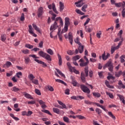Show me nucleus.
<instances>
[{"label": "nucleus", "instance_id": "27", "mask_svg": "<svg viewBox=\"0 0 125 125\" xmlns=\"http://www.w3.org/2000/svg\"><path fill=\"white\" fill-rule=\"evenodd\" d=\"M87 7H88L87 4H85L84 5H83L82 7V9H81L82 11H83V12H86V8H87Z\"/></svg>", "mask_w": 125, "mask_h": 125}, {"label": "nucleus", "instance_id": "20", "mask_svg": "<svg viewBox=\"0 0 125 125\" xmlns=\"http://www.w3.org/2000/svg\"><path fill=\"white\" fill-rule=\"evenodd\" d=\"M105 84L106 85V86L109 88H111V89H113L114 88V86L113 85H110L109 84V82H108L107 81H105Z\"/></svg>", "mask_w": 125, "mask_h": 125}, {"label": "nucleus", "instance_id": "42", "mask_svg": "<svg viewBox=\"0 0 125 125\" xmlns=\"http://www.w3.org/2000/svg\"><path fill=\"white\" fill-rule=\"evenodd\" d=\"M125 55H122L120 57V59H121V62L122 63H123L125 62Z\"/></svg>", "mask_w": 125, "mask_h": 125}, {"label": "nucleus", "instance_id": "39", "mask_svg": "<svg viewBox=\"0 0 125 125\" xmlns=\"http://www.w3.org/2000/svg\"><path fill=\"white\" fill-rule=\"evenodd\" d=\"M58 36H59V39H60V41H61V42H62V35L61 34V32L60 31L58 32Z\"/></svg>", "mask_w": 125, "mask_h": 125}, {"label": "nucleus", "instance_id": "41", "mask_svg": "<svg viewBox=\"0 0 125 125\" xmlns=\"http://www.w3.org/2000/svg\"><path fill=\"white\" fill-rule=\"evenodd\" d=\"M93 95L96 97H101V94L99 93L94 92V93H93Z\"/></svg>", "mask_w": 125, "mask_h": 125}, {"label": "nucleus", "instance_id": "24", "mask_svg": "<svg viewBox=\"0 0 125 125\" xmlns=\"http://www.w3.org/2000/svg\"><path fill=\"white\" fill-rule=\"evenodd\" d=\"M53 112H54V113H56V114H58V115H59L60 114V110L57 108H53Z\"/></svg>", "mask_w": 125, "mask_h": 125}, {"label": "nucleus", "instance_id": "11", "mask_svg": "<svg viewBox=\"0 0 125 125\" xmlns=\"http://www.w3.org/2000/svg\"><path fill=\"white\" fill-rule=\"evenodd\" d=\"M68 40L69 41L70 43L72 45L73 44V36L71 33L69 32L68 33Z\"/></svg>", "mask_w": 125, "mask_h": 125}, {"label": "nucleus", "instance_id": "23", "mask_svg": "<svg viewBox=\"0 0 125 125\" xmlns=\"http://www.w3.org/2000/svg\"><path fill=\"white\" fill-rule=\"evenodd\" d=\"M124 39H121V41L118 43V45L116 46V49H118L122 45L123 42H124Z\"/></svg>", "mask_w": 125, "mask_h": 125}, {"label": "nucleus", "instance_id": "44", "mask_svg": "<svg viewBox=\"0 0 125 125\" xmlns=\"http://www.w3.org/2000/svg\"><path fill=\"white\" fill-rule=\"evenodd\" d=\"M116 49V47L112 46L111 48V53L113 54Z\"/></svg>", "mask_w": 125, "mask_h": 125}, {"label": "nucleus", "instance_id": "50", "mask_svg": "<svg viewBox=\"0 0 125 125\" xmlns=\"http://www.w3.org/2000/svg\"><path fill=\"white\" fill-rule=\"evenodd\" d=\"M1 41L4 42L6 40V36L5 35H2L1 36Z\"/></svg>", "mask_w": 125, "mask_h": 125}, {"label": "nucleus", "instance_id": "31", "mask_svg": "<svg viewBox=\"0 0 125 125\" xmlns=\"http://www.w3.org/2000/svg\"><path fill=\"white\" fill-rule=\"evenodd\" d=\"M42 112H43V113H45V114H48V115H50V116H52V114L48 110H46V109L42 110Z\"/></svg>", "mask_w": 125, "mask_h": 125}, {"label": "nucleus", "instance_id": "28", "mask_svg": "<svg viewBox=\"0 0 125 125\" xmlns=\"http://www.w3.org/2000/svg\"><path fill=\"white\" fill-rule=\"evenodd\" d=\"M123 33V31L122 30H120L119 32V33H118L117 35L120 37V38L121 39H124L122 37V34Z\"/></svg>", "mask_w": 125, "mask_h": 125}, {"label": "nucleus", "instance_id": "10", "mask_svg": "<svg viewBox=\"0 0 125 125\" xmlns=\"http://www.w3.org/2000/svg\"><path fill=\"white\" fill-rule=\"evenodd\" d=\"M115 6L118 8H120L121 7H125V2L123 1V2H119L118 3H115Z\"/></svg>", "mask_w": 125, "mask_h": 125}, {"label": "nucleus", "instance_id": "37", "mask_svg": "<svg viewBox=\"0 0 125 125\" xmlns=\"http://www.w3.org/2000/svg\"><path fill=\"white\" fill-rule=\"evenodd\" d=\"M56 70H57V72L59 73L62 77H65V75L58 69H56Z\"/></svg>", "mask_w": 125, "mask_h": 125}, {"label": "nucleus", "instance_id": "19", "mask_svg": "<svg viewBox=\"0 0 125 125\" xmlns=\"http://www.w3.org/2000/svg\"><path fill=\"white\" fill-rule=\"evenodd\" d=\"M83 48H84V46L83 45H81V44L79 45L78 49V51H79V53H82L83 51Z\"/></svg>", "mask_w": 125, "mask_h": 125}, {"label": "nucleus", "instance_id": "58", "mask_svg": "<svg viewBox=\"0 0 125 125\" xmlns=\"http://www.w3.org/2000/svg\"><path fill=\"white\" fill-rule=\"evenodd\" d=\"M16 75H17V76L18 78H21L20 76H21L22 75V74L21 72H19L18 73H17L16 74Z\"/></svg>", "mask_w": 125, "mask_h": 125}, {"label": "nucleus", "instance_id": "52", "mask_svg": "<svg viewBox=\"0 0 125 125\" xmlns=\"http://www.w3.org/2000/svg\"><path fill=\"white\" fill-rule=\"evenodd\" d=\"M102 58L103 60H106L107 59V58L106 57V56H105V53L102 54Z\"/></svg>", "mask_w": 125, "mask_h": 125}, {"label": "nucleus", "instance_id": "34", "mask_svg": "<svg viewBox=\"0 0 125 125\" xmlns=\"http://www.w3.org/2000/svg\"><path fill=\"white\" fill-rule=\"evenodd\" d=\"M56 82H57L58 83H62L64 85H66V83L64 82H63V81H62L61 80L56 79Z\"/></svg>", "mask_w": 125, "mask_h": 125}, {"label": "nucleus", "instance_id": "56", "mask_svg": "<svg viewBox=\"0 0 125 125\" xmlns=\"http://www.w3.org/2000/svg\"><path fill=\"white\" fill-rule=\"evenodd\" d=\"M22 52L23 53L25 54H29V50L28 49H26V50H22Z\"/></svg>", "mask_w": 125, "mask_h": 125}, {"label": "nucleus", "instance_id": "32", "mask_svg": "<svg viewBox=\"0 0 125 125\" xmlns=\"http://www.w3.org/2000/svg\"><path fill=\"white\" fill-rule=\"evenodd\" d=\"M47 53H48L49 54H50L51 55H53L54 54V52H53V50L50 48H49L47 50Z\"/></svg>", "mask_w": 125, "mask_h": 125}, {"label": "nucleus", "instance_id": "8", "mask_svg": "<svg viewBox=\"0 0 125 125\" xmlns=\"http://www.w3.org/2000/svg\"><path fill=\"white\" fill-rule=\"evenodd\" d=\"M33 29L31 25H29V32L30 34L32 35V36L34 37H37V35L33 32Z\"/></svg>", "mask_w": 125, "mask_h": 125}, {"label": "nucleus", "instance_id": "64", "mask_svg": "<svg viewBox=\"0 0 125 125\" xmlns=\"http://www.w3.org/2000/svg\"><path fill=\"white\" fill-rule=\"evenodd\" d=\"M67 53L69 55H72L74 54V52H73L71 50H68L67 51Z\"/></svg>", "mask_w": 125, "mask_h": 125}, {"label": "nucleus", "instance_id": "38", "mask_svg": "<svg viewBox=\"0 0 125 125\" xmlns=\"http://www.w3.org/2000/svg\"><path fill=\"white\" fill-rule=\"evenodd\" d=\"M72 72H73L74 73H75L76 74H79L80 73L79 71L75 69V67H74L72 69Z\"/></svg>", "mask_w": 125, "mask_h": 125}, {"label": "nucleus", "instance_id": "43", "mask_svg": "<svg viewBox=\"0 0 125 125\" xmlns=\"http://www.w3.org/2000/svg\"><path fill=\"white\" fill-rule=\"evenodd\" d=\"M80 39L79 38H77L76 39L74 40V42L75 43L78 44L79 45H80L81 43L79 42Z\"/></svg>", "mask_w": 125, "mask_h": 125}, {"label": "nucleus", "instance_id": "35", "mask_svg": "<svg viewBox=\"0 0 125 125\" xmlns=\"http://www.w3.org/2000/svg\"><path fill=\"white\" fill-rule=\"evenodd\" d=\"M30 59L29 57H25L24 58V62L26 64H28L30 62Z\"/></svg>", "mask_w": 125, "mask_h": 125}, {"label": "nucleus", "instance_id": "21", "mask_svg": "<svg viewBox=\"0 0 125 125\" xmlns=\"http://www.w3.org/2000/svg\"><path fill=\"white\" fill-rule=\"evenodd\" d=\"M117 96H118L120 98V100L121 101H122V103H123V104H125V100L124 99V97L123 95H121L120 94H117Z\"/></svg>", "mask_w": 125, "mask_h": 125}, {"label": "nucleus", "instance_id": "47", "mask_svg": "<svg viewBox=\"0 0 125 125\" xmlns=\"http://www.w3.org/2000/svg\"><path fill=\"white\" fill-rule=\"evenodd\" d=\"M63 121L65 122V123H69V119L65 116L63 117Z\"/></svg>", "mask_w": 125, "mask_h": 125}, {"label": "nucleus", "instance_id": "18", "mask_svg": "<svg viewBox=\"0 0 125 125\" xmlns=\"http://www.w3.org/2000/svg\"><path fill=\"white\" fill-rule=\"evenodd\" d=\"M32 26H33V28H34V29H35L36 31L38 32L39 33H41L40 29L35 24H32Z\"/></svg>", "mask_w": 125, "mask_h": 125}, {"label": "nucleus", "instance_id": "29", "mask_svg": "<svg viewBox=\"0 0 125 125\" xmlns=\"http://www.w3.org/2000/svg\"><path fill=\"white\" fill-rule=\"evenodd\" d=\"M108 116H109V117H110L111 118H112V119H116V117L114 115H113V114H112V113L110 111L108 112Z\"/></svg>", "mask_w": 125, "mask_h": 125}, {"label": "nucleus", "instance_id": "49", "mask_svg": "<svg viewBox=\"0 0 125 125\" xmlns=\"http://www.w3.org/2000/svg\"><path fill=\"white\" fill-rule=\"evenodd\" d=\"M12 90L15 92H18L19 91H20V89L17 88L16 86H14L12 88Z\"/></svg>", "mask_w": 125, "mask_h": 125}, {"label": "nucleus", "instance_id": "55", "mask_svg": "<svg viewBox=\"0 0 125 125\" xmlns=\"http://www.w3.org/2000/svg\"><path fill=\"white\" fill-rule=\"evenodd\" d=\"M25 20L24 14L22 13L21 18V21H23Z\"/></svg>", "mask_w": 125, "mask_h": 125}, {"label": "nucleus", "instance_id": "22", "mask_svg": "<svg viewBox=\"0 0 125 125\" xmlns=\"http://www.w3.org/2000/svg\"><path fill=\"white\" fill-rule=\"evenodd\" d=\"M58 58H59V65L61 66L62 64V57L59 54H58Z\"/></svg>", "mask_w": 125, "mask_h": 125}, {"label": "nucleus", "instance_id": "4", "mask_svg": "<svg viewBox=\"0 0 125 125\" xmlns=\"http://www.w3.org/2000/svg\"><path fill=\"white\" fill-rule=\"evenodd\" d=\"M64 27L63 30H62V32L64 33L67 31L68 30V26L70 24V22H69V19L68 18H65L64 19Z\"/></svg>", "mask_w": 125, "mask_h": 125}, {"label": "nucleus", "instance_id": "6", "mask_svg": "<svg viewBox=\"0 0 125 125\" xmlns=\"http://www.w3.org/2000/svg\"><path fill=\"white\" fill-rule=\"evenodd\" d=\"M80 87L84 93H86L87 94H89L90 93V89L86 86L84 85H81Z\"/></svg>", "mask_w": 125, "mask_h": 125}, {"label": "nucleus", "instance_id": "25", "mask_svg": "<svg viewBox=\"0 0 125 125\" xmlns=\"http://www.w3.org/2000/svg\"><path fill=\"white\" fill-rule=\"evenodd\" d=\"M66 65L68 66V69H69V71L72 72V68H74V67H72L70 63L69 62H67Z\"/></svg>", "mask_w": 125, "mask_h": 125}, {"label": "nucleus", "instance_id": "51", "mask_svg": "<svg viewBox=\"0 0 125 125\" xmlns=\"http://www.w3.org/2000/svg\"><path fill=\"white\" fill-rule=\"evenodd\" d=\"M25 47L26 48H29V49H32L34 47V46L33 45H30L29 44H26L25 45Z\"/></svg>", "mask_w": 125, "mask_h": 125}, {"label": "nucleus", "instance_id": "57", "mask_svg": "<svg viewBox=\"0 0 125 125\" xmlns=\"http://www.w3.org/2000/svg\"><path fill=\"white\" fill-rule=\"evenodd\" d=\"M35 93L37 94V95H41V91H40V90H39L38 89H35Z\"/></svg>", "mask_w": 125, "mask_h": 125}, {"label": "nucleus", "instance_id": "16", "mask_svg": "<svg viewBox=\"0 0 125 125\" xmlns=\"http://www.w3.org/2000/svg\"><path fill=\"white\" fill-rule=\"evenodd\" d=\"M23 95L28 99H30L32 100L33 99V98L32 97V96L29 94L26 93V92H23Z\"/></svg>", "mask_w": 125, "mask_h": 125}, {"label": "nucleus", "instance_id": "40", "mask_svg": "<svg viewBox=\"0 0 125 125\" xmlns=\"http://www.w3.org/2000/svg\"><path fill=\"white\" fill-rule=\"evenodd\" d=\"M106 94L107 95H108L109 98H110L111 99H114V96L112 93H109L108 92H106Z\"/></svg>", "mask_w": 125, "mask_h": 125}, {"label": "nucleus", "instance_id": "9", "mask_svg": "<svg viewBox=\"0 0 125 125\" xmlns=\"http://www.w3.org/2000/svg\"><path fill=\"white\" fill-rule=\"evenodd\" d=\"M43 8L42 7H40L38 9V12H37V16L39 18H40L43 14Z\"/></svg>", "mask_w": 125, "mask_h": 125}, {"label": "nucleus", "instance_id": "12", "mask_svg": "<svg viewBox=\"0 0 125 125\" xmlns=\"http://www.w3.org/2000/svg\"><path fill=\"white\" fill-rule=\"evenodd\" d=\"M70 98L72 100H79V99L82 100L84 99V97L81 96H73L71 97Z\"/></svg>", "mask_w": 125, "mask_h": 125}, {"label": "nucleus", "instance_id": "63", "mask_svg": "<svg viewBox=\"0 0 125 125\" xmlns=\"http://www.w3.org/2000/svg\"><path fill=\"white\" fill-rule=\"evenodd\" d=\"M29 78H30V80L32 81L34 80V79L35 78V77L33 76V74H30L29 75Z\"/></svg>", "mask_w": 125, "mask_h": 125}, {"label": "nucleus", "instance_id": "1", "mask_svg": "<svg viewBox=\"0 0 125 125\" xmlns=\"http://www.w3.org/2000/svg\"><path fill=\"white\" fill-rule=\"evenodd\" d=\"M88 67H86L84 68V73L82 72L81 73V79L83 83L85 82V77L88 76Z\"/></svg>", "mask_w": 125, "mask_h": 125}, {"label": "nucleus", "instance_id": "53", "mask_svg": "<svg viewBox=\"0 0 125 125\" xmlns=\"http://www.w3.org/2000/svg\"><path fill=\"white\" fill-rule=\"evenodd\" d=\"M47 88H48V89H49V90H50L51 91H54V89H53V87L50 85L47 86Z\"/></svg>", "mask_w": 125, "mask_h": 125}, {"label": "nucleus", "instance_id": "3", "mask_svg": "<svg viewBox=\"0 0 125 125\" xmlns=\"http://www.w3.org/2000/svg\"><path fill=\"white\" fill-rule=\"evenodd\" d=\"M38 54H39V56L45 58V59L48 61H52L50 56L48 54L44 53L42 51H40L39 53H38Z\"/></svg>", "mask_w": 125, "mask_h": 125}, {"label": "nucleus", "instance_id": "30", "mask_svg": "<svg viewBox=\"0 0 125 125\" xmlns=\"http://www.w3.org/2000/svg\"><path fill=\"white\" fill-rule=\"evenodd\" d=\"M95 112L98 113V115H101L102 113V110L98 108L95 109Z\"/></svg>", "mask_w": 125, "mask_h": 125}, {"label": "nucleus", "instance_id": "14", "mask_svg": "<svg viewBox=\"0 0 125 125\" xmlns=\"http://www.w3.org/2000/svg\"><path fill=\"white\" fill-rule=\"evenodd\" d=\"M57 23L56 21H55V23H54V24L53 25L51 26V27H50V30L52 31L53 30H55L58 27Z\"/></svg>", "mask_w": 125, "mask_h": 125}, {"label": "nucleus", "instance_id": "59", "mask_svg": "<svg viewBox=\"0 0 125 125\" xmlns=\"http://www.w3.org/2000/svg\"><path fill=\"white\" fill-rule=\"evenodd\" d=\"M6 65L8 67H10L12 65V63L10 62H7L5 65Z\"/></svg>", "mask_w": 125, "mask_h": 125}, {"label": "nucleus", "instance_id": "60", "mask_svg": "<svg viewBox=\"0 0 125 125\" xmlns=\"http://www.w3.org/2000/svg\"><path fill=\"white\" fill-rule=\"evenodd\" d=\"M38 103H39V104H40V105H42L43 104H45V103L42 100L38 101Z\"/></svg>", "mask_w": 125, "mask_h": 125}, {"label": "nucleus", "instance_id": "48", "mask_svg": "<svg viewBox=\"0 0 125 125\" xmlns=\"http://www.w3.org/2000/svg\"><path fill=\"white\" fill-rule=\"evenodd\" d=\"M80 59V56L79 55H77L73 58V61H77Z\"/></svg>", "mask_w": 125, "mask_h": 125}, {"label": "nucleus", "instance_id": "61", "mask_svg": "<svg viewBox=\"0 0 125 125\" xmlns=\"http://www.w3.org/2000/svg\"><path fill=\"white\" fill-rule=\"evenodd\" d=\"M64 93H65V94L66 95H69V94H70V90L69 89H66L65 90V92Z\"/></svg>", "mask_w": 125, "mask_h": 125}, {"label": "nucleus", "instance_id": "2", "mask_svg": "<svg viewBox=\"0 0 125 125\" xmlns=\"http://www.w3.org/2000/svg\"><path fill=\"white\" fill-rule=\"evenodd\" d=\"M84 59L86 61V62H84V60L83 59H81L78 62H80L79 65L81 67H83L88 65L89 63V61L87 59L86 56H84Z\"/></svg>", "mask_w": 125, "mask_h": 125}, {"label": "nucleus", "instance_id": "17", "mask_svg": "<svg viewBox=\"0 0 125 125\" xmlns=\"http://www.w3.org/2000/svg\"><path fill=\"white\" fill-rule=\"evenodd\" d=\"M64 8V3L60 1V11L62 12Z\"/></svg>", "mask_w": 125, "mask_h": 125}, {"label": "nucleus", "instance_id": "13", "mask_svg": "<svg viewBox=\"0 0 125 125\" xmlns=\"http://www.w3.org/2000/svg\"><path fill=\"white\" fill-rule=\"evenodd\" d=\"M118 85H119V89H125V85L123 84L122 81H119L118 82Z\"/></svg>", "mask_w": 125, "mask_h": 125}, {"label": "nucleus", "instance_id": "45", "mask_svg": "<svg viewBox=\"0 0 125 125\" xmlns=\"http://www.w3.org/2000/svg\"><path fill=\"white\" fill-rule=\"evenodd\" d=\"M84 103L85 104H89V105H91V104H93L94 103L91 102L88 100H85L84 101Z\"/></svg>", "mask_w": 125, "mask_h": 125}, {"label": "nucleus", "instance_id": "26", "mask_svg": "<svg viewBox=\"0 0 125 125\" xmlns=\"http://www.w3.org/2000/svg\"><path fill=\"white\" fill-rule=\"evenodd\" d=\"M58 108H60V109H67L66 105L63 103L61 106L59 105Z\"/></svg>", "mask_w": 125, "mask_h": 125}, {"label": "nucleus", "instance_id": "15", "mask_svg": "<svg viewBox=\"0 0 125 125\" xmlns=\"http://www.w3.org/2000/svg\"><path fill=\"white\" fill-rule=\"evenodd\" d=\"M34 61H35V62H37L38 63L43 65V67L47 66L46 64L45 63L43 62H42V61H40L38 59H35V60H34Z\"/></svg>", "mask_w": 125, "mask_h": 125}, {"label": "nucleus", "instance_id": "33", "mask_svg": "<svg viewBox=\"0 0 125 125\" xmlns=\"http://www.w3.org/2000/svg\"><path fill=\"white\" fill-rule=\"evenodd\" d=\"M10 117H11L12 118H13V119H14V120H15V121H19V118H18V117H15L14 116V115L13 114H12V113H11L10 114Z\"/></svg>", "mask_w": 125, "mask_h": 125}, {"label": "nucleus", "instance_id": "54", "mask_svg": "<svg viewBox=\"0 0 125 125\" xmlns=\"http://www.w3.org/2000/svg\"><path fill=\"white\" fill-rule=\"evenodd\" d=\"M101 35H102V31H99L98 33H97L96 34V36H97V38H100Z\"/></svg>", "mask_w": 125, "mask_h": 125}, {"label": "nucleus", "instance_id": "7", "mask_svg": "<svg viewBox=\"0 0 125 125\" xmlns=\"http://www.w3.org/2000/svg\"><path fill=\"white\" fill-rule=\"evenodd\" d=\"M48 8L50 9H53V11H54V12H55L56 14H58V12L57 10V9L56 8V5L54 3H52V4H50L48 5Z\"/></svg>", "mask_w": 125, "mask_h": 125}, {"label": "nucleus", "instance_id": "5", "mask_svg": "<svg viewBox=\"0 0 125 125\" xmlns=\"http://www.w3.org/2000/svg\"><path fill=\"white\" fill-rule=\"evenodd\" d=\"M108 67V69L109 71L111 72H112L113 71V66L111 61L108 62L104 66L103 68L105 69L106 67Z\"/></svg>", "mask_w": 125, "mask_h": 125}, {"label": "nucleus", "instance_id": "62", "mask_svg": "<svg viewBox=\"0 0 125 125\" xmlns=\"http://www.w3.org/2000/svg\"><path fill=\"white\" fill-rule=\"evenodd\" d=\"M107 80H110V79H112V80H115V77H113L112 76H108L107 77Z\"/></svg>", "mask_w": 125, "mask_h": 125}, {"label": "nucleus", "instance_id": "36", "mask_svg": "<svg viewBox=\"0 0 125 125\" xmlns=\"http://www.w3.org/2000/svg\"><path fill=\"white\" fill-rule=\"evenodd\" d=\"M123 72L122 71H119V72H115V76L117 77H119L122 74Z\"/></svg>", "mask_w": 125, "mask_h": 125}, {"label": "nucleus", "instance_id": "46", "mask_svg": "<svg viewBox=\"0 0 125 125\" xmlns=\"http://www.w3.org/2000/svg\"><path fill=\"white\" fill-rule=\"evenodd\" d=\"M31 82H32V83L36 85H38L39 84V81L38 80L33 79L31 81Z\"/></svg>", "mask_w": 125, "mask_h": 125}]
</instances>
